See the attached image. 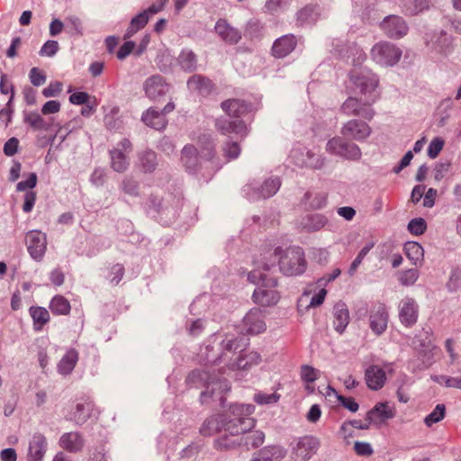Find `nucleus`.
<instances>
[{"label": "nucleus", "mask_w": 461, "mask_h": 461, "mask_svg": "<svg viewBox=\"0 0 461 461\" xmlns=\"http://www.w3.org/2000/svg\"><path fill=\"white\" fill-rule=\"evenodd\" d=\"M388 313L382 303L375 304L370 312L369 326L376 335H381L387 328Z\"/></svg>", "instance_id": "16"}, {"label": "nucleus", "mask_w": 461, "mask_h": 461, "mask_svg": "<svg viewBox=\"0 0 461 461\" xmlns=\"http://www.w3.org/2000/svg\"><path fill=\"white\" fill-rule=\"evenodd\" d=\"M59 443L63 449L70 453H77L83 449L85 440L80 433L71 431L61 435Z\"/></svg>", "instance_id": "22"}, {"label": "nucleus", "mask_w": 461, "mask_h": 461, "mask_svg": "<svg viewBox=\"0 0 461 461\" xmlns=\"http://www.w3.org/2000/svg\"><path fill=\"white\" fill-rule=\"evenodd\" d=\"M141 166L143 169L147 172L152 171L156 165V154L153 151H146L142 154L140 158Z\"/></svg>", "instance_id": "47"}, {"label": "nucleus", "mask_w": 461, "mask_h": 461, "mask_svg": "<svg viewBox=\"0 0 461 461\" xmlns=\"http://www.w3.org/2000/svg\"><path fill=\"white\" fill-rule=\"evenodd\" d=\"M59 50L58 41L49 40L41 48L39 54L42 57H53Z\"/></svg>", "instance_id": "48"}, {"label": "nucleus", "mask_w": 461, "mask_h": 461, "mask_svg": "<svg viewBox=\"0 0 461 461\" xmlns=\"http://www.w3.org/2000/svg\"><path fill=\"white\" fill-rule=\"evenodd\" d=\"M135 47V43L133 41H126L125 43H123L118 52H117V58L119 59H124L127 56H129L133 49Z\"/></svg>", "instance_id": "59"}, {"label": "nucleus", "mask_w": 461, "mask_h": 461, "mask_svg": "<svg viewBox=\"0 0 461 461\" xmlns=\"http://www.w3.org/2000/svg\"><path fill=\"white\" fill-rule=\"evenodd\" d=\"M216 125L224 135L234 133L243 139L249 133V128L243 121L219 120Z\"/></svg>", "instance_id": "20"}, {"label": "nucleus", "mask_w": 461, "mask_h": 461, "mask_svg": "<svg viewBox=\"0 0 461 461\" xmlns=\"http://www.w3.org/2000/svg\"><path fill=\"white\" fill-rule=\"evenodd\" d=\"M223 155L227 161L237 158L241 151V148L239 142L228 141L222 148Z\"/></svg>", "instance_id": "40"}, {"label": "nucleus", "mask_w": 461, "mask_h": 461, "mask_svg": "<svg viewBox=\"0 0 461 461\" xmlns=\"http://www.w3.org/2000/svg\"><path fill=\"white\" fill-rule=\"evenodd\" d=\"M445 413H446L445 405L438 404L436 406V408L434 409V411L425 418L424 421L427 426L430 427L434 423L440 421L445 417Z\"/></svg>", "instance_id": "43"}, {"label": "nucleus", "mask_w": 461, "mask_h": 461, "mask_svg": "<svg viewBox=\"0 0 461 461\" xmlns=\"http://www.w3.org/2000/svg\"><path fill=\"white\" fill-rule=\"evenodd\" d=\"M275 256L278 257L280 271L285 276H298L306 269L307 261L304 251L300 247L276 248Z\"/></svg>", "instance_id": "2"}, {"label": "nucleus", "mask_w": 461, "mask_h": 461, "mask_svg": "<svg viewBox=\"0 0 461 461\" xmlns=\"http://www.w3.org/2000/svg\"><path fill=\"white\" fill-rule=\"evenodd\" d=\"M203 167L212 175L221 167L220 159L215 156L214 145L211 141L203 143Z\"/></svg>", "instance_id": "26"}, {"label": "nucleus", "mask_w": 461, "mask_h": 461, "mask_svg": "<svg viewBox=\"0 0 461 461\" xmlns=\"http://www.w3.org/2000/svg\"><path fill=\"white\" fill-rule=\"evenodd\" d=\"M131 150V143L129 140L124 139L118 147L111 151L112 167L117 172H123L126 170L129 162L125 153Z\"/></svg>", "instance_id": "17"}, {"label": "nucleus", "mask_w": 461, "mask_h": 461, "mask_svg": "<svg viewBox=\"0 0 461 461\" xmlns=\"http://www.w3.org/2000/svg\"><path fill=\"white\" fill-rule=\"evenodd\" d=\"M296 46V39L288 34L277 39L272 47V53L276 58H284L291 53Z\"/></svg>", "instance_id": "24"}, {"label": "nucleus", "mask_w": 461, "mask_h": 461, "mask_svg": "<svg viewBox=\"0 0 461 461\" xmlns=\"http://www.w3.org/2000/svg\"><path fill=\"white\" fill-rule=\"evenodd\" d=\"M146 95L151 100H157L169 91V86L159 75L151 76L144 83Z\"/></svg>", "instance_id": "18"}, {"label": "nucleus", "mask_w": 461, "mask_h": 461, "mask_svg": "<svg viewBox=\"0 0 461 461\" xmlns=\"http://www.w3.org/2000/svg\"><path fill=\"white\" fill-rule=\"evenodd\" d=\"M48 448L46 437L41 433H34L28 443V461H42Z\"/></svg>", "instance_id": "15"}, {"label": "nucleus", "mask_w": 461, "mask_h": 461, "mask_svg": "<svg viewBox=\"0 0 461 461\" xmlns=\"http://www.w3.org/2000/svg\"><path fill=\"white\" fill-rule=\"evenodd\" d=\"M385 370L392 371L391 365L380 366L378 365H371L365 371V380L369 389L377 391L381 389L386 381Z\"/></svg>", "instance_id": "8"}, {"label": "nucleus", "mask_w": 461, "mask_h": 461, "mask_svg": "<svg viewBox=\"0 0 461 461\" xmlns=\"http://www.w3.org/2000/svg\"><path fill=\"white\" fill-rule=\"evenodd\" d=\"M276 281L275 279L268 280L267 288L263 285L258 287L253 294V300L256 303L262 306H270L276 304L279 296L275 289Z\"/></svg>", "instance_id": "14"}, {"label": "nucleus", "mask_w": 461, "mask_h": 461, "mask_svg": "<svg viewBox=\"0 0 461 461\" xmlns=\"http://www.w3.org/2000/svg\"><path fill=\"white\" fill-rule=\"evenodd\" d=\"M444 144L445 142L441 138L437 137L433 139L428 149L429 157L431 158H437L442 150Z\"/></svg>", "instance_id": "50"}, {"label": "nucleus", "mask_w": 461, "mask_h": 461, "mask_svg": "<svg viewBox=\"0 0 461 461\" xmlns=\"http://www.w3.org/2000/svg\"><path fill=\"white\" fill-rule=\"evenodd\" d=\"M326 150L330 154L351 160H357L361 157V151L357 145L345 140L339 136L333 137L327 142Z\"/></svg>", "instance_id": "4"}, {"label": "nucleus", "mask_w": 461, "mask_h": 461, "mask_svg": "<svg viewBox=\"0 0 461 461\" xmlns=\"http://www.w3.org/2000/svg\"><path fill=\"white\" fill-rule=\"evenodd\" d=\"M78 360V354L75 349L68 350L59 363L58 368L60 374L68 375L75 367Z\"/></svg>", "instance_id": "31"}, {"label": "nucleus", "mask_w": 461, "mask_h": 461, "mask_svg": "<svg viewBox=\"0 0 461 461\" xmlns=\"http://www.w3.org/2000/svg\"><path fill=\"white\" fill-rule=\"evenodd\" d=\"M89 99V95L86 92H76L69 96V101L73 104H85Z\"/></svg>", "instance_id": "62"}, {"label": "nucleus", "mask_w": 461, "mask_h": 461, "mask_svg": "<svg viewBox=\"0 0 461 461\" xmlns=\"http://www.w3.org/2000/svg\"><path fill=\"white\" fill-rule=\"evenodd\" d=\"M60 110V103L57 100H50L45 103L41 108V113L44 115L56 113Z\"/></svg>", "instance_id": "56"}, {"label": "nucleus", "mask_w": 461, "mask_h": 461, "mask_svg": "<svg viewBox=\"0 0 461 461\" xmlns=\"http://www.w3.org/2000/svg\"><path fill=\"white\" fill-rule=\"evenodd\" d=\"M242 331L248 335H258L267 329L265 315L260 309H251L243 318Z\"/></svg>", "instance_id": "6"}, {"label": "nucleus", "mask_w": 461, "mask_h": 461, "mask_svg": "<svg viewBox=\"0 0 461 461\" xmlns=\"http://www.w3.org/2000/svg\"><path fill=\"white\" fill-rule=\"evenodd\" d=\"M395 416V408L389 402H377L366 413V420L375 425H380Z\"/></svg>", "instance_id": "13"}, {"label": "nucleus", "mask_w": 461, "mask_h": 461, "mask_svg": "<svg viewBox=\"0 0 461 461\" xmlns=\"http://www.w3.org/2000/svg\"><path fill=\"white\" fill-rule=\"evenodd\" d=\"M264 434L263 432L259 430L251 431L246 438H245V444L249 447L257 448L259 446H261L264 442Z\"/></svg>", "instance_id": "46"}, {"label": "nucleus", "mask_w": 461, "mask_h": 461, "mask_svg": "<svg viewBox=\"0 0 461 461\" xmlns=\"http://www.w3.org/2000/svg\"><path fill=\"white\" fill-rule=\"evenodd\" d=\"M319 441L316 438L312 436H304L296 441L293 449V454L296 460L307 461L313 454L316 453L319 447Z\"/></svg>", "instance_id": "10"}, {"label": "nucleus", "mask_w": 461, "mask_h": 461, "mask_svg": "<svg viewBox=\"0 0 461 461\" xmlns=\"http://www.w3.org/2000/svg\"><path fill=\"white\" fill-rule=\"evenodd\" d=\"M426 229L427 224L422 218L413 219L408 224V230L413 235H421L425 232Z\"/></svg>", "instance_id": "45"}, {"label": "nucleus", "mask_w": 461, "mask_h": 461, "mask_svg": "<svg viewBox=\"0 0 461 461\" xmlns=\"http://www.w3.org/2000/svg\"><path fill=\"white\" fill-rule=\"evenodd\" d=\"M29 77L31 83L35 86H41L46 82V76L38 68H32L30 71Z\"/></svg>", "instance_id": "49"}, {"label": "nucleus", "mask_w": 461, "mask_h": 461, "mask_svg": "<svg viewBox=\"0 0 461 461\" xmlns=\"http://www.w3.org/2000/svg\"><path fill=\"white\" fill-rule=\"evenodd\" d=\"M0 459L2 461H16L17 455L14 448H5L0 452Z\"/></svg>", "instance_id": "64"}, {"label": "nucleus", "mask_w": 461, "mask_h": 461, "mask_svg": "<svg viewBox=\"0 0 461 461\" xmlns=\"http://www.w3.org/2000/svg\"><path fill=\"white\" fill-rule=\"evenodd\" d=\"M62 91V83L52 82L47 87L42 90V95L46 97H54L59 95Z\"/></svg>", "instance_id": "52"}, {"label": "nucleus", "mask_w": 461, "mask_h": 461, "mask_svg": "<svg viewBox=\"0 0 461 461\" xmlns=\"http://www.w3.org/2000/svg\"><path fill=\"white\" fill-rule=\"evenodd\" d=\"M418 278V273L414 269H409L402 274L401 281L405 285H410L415 283Z\"/></svg>", "instance_id": "60"}, {"label": "nucleus", "mask_w": 461, "mask_h": 461, "mask_svg": "<svg viewBox=\"0 0 461 461\" xmlns=\"http://www.w3.org/2000/svg\"><path fill=\"white\" fill-rule=\"evenodd\" d=\"M29 313L33 320V329L36 331H41L50 319L48 310L43 307L32 306Z\"/></svg>", "instance_id": "29"}, {"label": "nucleus", "mask_w": 461, "mask_h": 461, "mask_svg": "<svg viewBox=\"0 0 461 461\" xmlns=\"http://www.w3.org/2000/svg\"><path fill=\"white\" fill-rule=\"evenodd\" d=\"M371 56L378 63L393 65L400 60L402 51L392 43L381 41L374 45L371 50Z\"/></svg>", "instance_id": "5"}, {"label": "nucleus", "mask_w": 461, "mask_h": 461, "mask_svg": "<svg viewBox=\"0 0 461 461\" xmlns=\"http://www.w3.org/2000/svg\"><path fill=\"white\" fill-rule=\"evenodd\" d=\"M399 317L405 326H411L417 321L418 307L414 300L406 298L401 302Z\"/></svg>", "instance_id": "23"}, {"label": "nucleus", "mask_w": 461, "mask_h": 461, "mask_svg": "<svg viewBox=\"0 0 461 461\" xmlns=\"http://www.w3.org/2000/svg\"><path fill=\"white\" fill-rule=\"evenodd\" d=\"M380 27L392 39H400L405 36L409 30L405 21L397 15L385 17L380 23Z\"/></svg>", "instance_id": "9"}, {"label": "nucleus", "mask_w": 461, "mask_h": 461, "mask_svg": "<svg viewBox=\"0 0 461 461\" xmlns=\"http://www.w3.org/2000/svg\"><path fill=\"white\" fill-rule=\"evenodd\" d=\"M434 380L437 383H438L440 384H444L447 387L461 389L460 381H459L458 377H449L447 375H439V376H435Z\"/></svg>", "instance_id": "51"}, {"label": "nucleus", "mask_w": 461, "mask_h": 461, "mask_svg": "<svg viewBox=\"0 0 461 461\" xmlns=\"http://www.w3.org/2000/svg\"><path fill=\"white\" fill-rule=\"evenodd\" d=\"M149 22L147 12H141L131 21L130 26L124 35L125 39L131 38L139 30L142 29Z\"/></svg>", "instance_id": "34"}, {"label": "nucleus", "mask_w": 461, "mask_h": 461, "mask_svg": "<svg viewBox=\"0 0 461 461\" xmlns=\"http://www.w3.org/2000/svg\"><path fill=\"white\" fill-rule=\"evenodd\" d=\"M122 189L125 193L131 195L138 194V185L137 182L131 178H126L122 182Z\"/></svg>", "instance_id": "61"}, {"label": "nucleus", "mask_w": 461, "mask_h": 461, "mask_svg": "<svg viewBox=\"0 0 461 461\" xmlns=\"http://www.w3.org/2000/svg\"><path fill=\"white\" fill-rule=\"evenodd\" d=\"M330 393H334L337 396L339 402L350 411L356 412L358 410V403L355 401L354 398L339 395L333 388L328 387L327 394L330 395Z\"/></svg>", "instance_id": "41"}, {"label": "nucleus", "mask_w": 461, "mask_h": 461, "mask_svg": "<svg viewBox=\"0 0 461 461\" xmlns=\"http://www.w3.org/2000/svg\"><path fill=\"white\" fill-rule=\"evenodd\" d=\"M250 407L240 404L230 406L229 413L221 420V428L219 432L223 437L239 436L244 434L255 426V420L250 415Z\"/></svg>", "instance_id": "1"}, {"label": "nucleus", "mask_w": 461, "mask_h": 461, "mask_svg": "<svg viewBox=\"0 0 461 461\" xmlns=\"http://www.w3.org/2000/svg\"><path fill=\"white\" fill-rule=\"evenodd\" d=\"M340 132L347 139L362 140L370 135L371 128L364 122L350 120L342 126Z\"/></svg>", "instance_id": "12"}, {"label": "nucleus", "mask_w": 461, "mask_h": 461, "mask_svg": "<svg viewBox=\"0 0 461 461\" xmlns=\"http://www.w3.org/2000/svg\"><path fill=\"white\" fill-rule=\"evenodd\" d=\"M36 201V193L33 191H28L24 194V203L23 205V210L25 212H30L35 204Z\"/></svg>", "instance_id": "58"}, {"label": "nucleus", "mask_w": 461, "mask_h": 461, "mask_svg": "<svg viewBox=\"0 0 461 461\" xmlns=\"http://www.w3.org/2000/svg\"><path fill=\"white\" fill-rule=\"evenodd\" d=\"M24 122L35 131H47L49 128L45 120L36 112L26 113L24 116Z\"/></svg>", "instance_id": "35"}, {"label": "nucleus", "mask_w": 461, "mask_h": 461, "mask_svg": "<svg viewBox=\"0 0 461 461\" xmlns=\"http://www.w3.org/2000/svg\"><path fill=\"white\" fill-rule=\"evenodd\" d=\"M111 275L113 276L111 282L114 285H118L124 275L123 266L122 264L113 265L111 269Z\"/></svg>", "instance_id": "57"}, {"label": "nucleus", "mask_w": 461, "mask_h": 461, "mask_svg": "<svg viewBox=\"0 0 461 461\" xmlns=\"http://www.w3.org/2000/svg\"><path fill=\"white\" fill-rule=\"evenodd\" d=\"M280 395L276 393H266L258 392L254 395V402L258 404H271L278 402Z\"/></svg>", "instance_id": "44"}, {"label": "nucleus", "mask_w": 461, "mask_h": 461, "mask_svg": "<svg viewBox=\"0 0 461 461\" xmlns=\"http://www.w3.org/2000/svg\"><path fill=\"white\" fill-rule=\"evenodd\" d=\"M181 159L187 169H194L199 161L197 149L193 145L185 146L182 150Z\"/></svg>", "instance_id": "33"}, {"label": "nucleus", "mask_w": 461, "mask_h": 461, "mask_svg": "<svg viewBox=\"0 0 461 461\" xmlns=\"http://www.w3.org/2000/svg\"><path fill=\"white\" fill-rule=\"evenodd\" d=\"M261 362L260 355L256 351H246L241 350L239 357L236 361L221 366L223 373L228 370H249L252 366L258 365Z\"/></svg>", "instance_id": "11"}, {"label": "nucleus", "mask_w": 461, "mask_h": 461, "mask_svg": "<svg viewBox=\"0 0 461 461\" xmlns=\"http://www.w3.org/2000/svg\"><path fill=\"white\" fill-rule=\"evenodd\" d=\"M36 184L37 175L35 173H31L25 181H21L17 184L16 190L19 192H23L27 189H32L35 187Z\"/></svg>", "instance_id": "53"}, {"label": "nucleus", "mask_w": 461, "mask_h": 461, "mask_svg": "<svg viewBox=\"0 0 461 461\" xmlns=\"http://www.w3.org/2000/svg\"><path fill=\"white\" fill-rule=\"evenodd\" d=\"M300 375L305 384H312L318 379L320 372L311 366L303 365L301 366Z\"/></svg>", "instance_id": "42"}, {"label": "nucleus", "mask_w": 461, "mask_h": 461, "mask_svg": "<svg viewBox=\"0 0 461 461\" xmlns=\"http://www.w3.org/2000/svg\"><path fill=\"white\" fill-rule=\"evenodd\" d=\"M404 254L415 266L420 265L424 258L423 248L415 241H408L404 245Z\"/></svg>", "instance_id": "28"}, {"label": "nucleus", "mask_w": 461, "mask_h": 461, "mask_svg": "<svg viewBox=\"0 0 461 461\" xmlns=\"http://www.w3.org/2000/svg\"><path fill=\"white\" fill-rule=\"evenodd\" d=\"M178 63L185 71H192L196 68L197 59L191 51H183L178 57Z\"/></svg>", "instance_id": "37"}, {"label": "nucleus", "mask_w": 461, "mask_h": 461, "mask_svg": "<svg viewBox=\"0 0 461 461\" xmlns=\"http://www.w3.org/2000/svg\"><path fill=\"white\" fill-rule=\"evenodd\" d=\"M19 146V140L15 137L9 139L4 145V153L8 156H14Z\"/></svg>", "instance_id": "55"}, {"label": "nucleus", "mask_w": 461, "mask_h": 461, "mask_svg": "<svg viewBox=\"0 0 461 461\" xmlns=\"http://www.w3.org/2000/svg\"><path fill=\"white\" fill-rule=\"evenodd\" d=\"M349 322V312L346 305L338 303L334 307V327L339 333H342Z\"/></svg>", "instance_id": "27"}, {"label": "nucleus", "mask_w": 461, "mask_h": 461, "mask_svg": "<svg viewBox=\"0 0 461 461\" xmlns=\"http://www.w3.org/2000/svg\"><path fill=\"white\" fill-rule=\"evenodd\" d=\"M326 203L325 194H313L312 192H307L304 194V203L309 209H318L322 207Z\"/></svg>", "instance_id": "36"}, {"label": "nucleus", "mask_w": 461, "mask_h": 461, "mask_svg": "<svg viewBox=\"0 0 461 461\" xmlns=\"http://www.w3.org/2000/svg\"><path fill=\"white\" fill-rule=\"evenodd\" d=\"M216 33L229 44H236L241 39V33L230 26L225 19H220L215 25Z\"/></svg>", "instance_id": "21"}, {"label": "nucleus", "mask_w": 461, "mask_h": 461, "mask_svg": "<svg viewBox=\"0 0 461 461\" xmlns=\"http://www.w3.org/2000/svg\"><path fill=\"white\" fill-rule=\"evenodd\" d=\"M378 80L374 75L361 76L357 78L356 86L360 89L363 95H368L367 97L377 95L375 94V90L377 87Z\"/></svg>", "instance_id": "30"}, {"label": "nucleus", "mask_w": 461, "mask_h": 461, "mask_svg": "<svg viewBox=\"0 0 461 461\" xmlns=\"http://www.w3.org/2000/svg\"><path fill=\"white\" fill-rule=\"evenodd\" d=\"M375 96L366 97V100L356 97H348L341 105L340 111L348 116H359L366 120H372L375 111L372 104L375 102Z\"/></svg>", "instance_id": "3"}, {"label": "nucleus", "mask_w": 461, "mask_h": 461, "mask_svg": "<svg viewBox=\"0 0 461 461\" xmlns=\"http://www.w3.org/2000/svg\"><path fill=\"white\" fill-rule=\"evenodd\" d=\"M142 122L149 127L160 131L166 128L167 121L161 111L150 107L142 113Z\"/></svg>", "instance_id": "25"}, {"label": "nucleus", "mask_w": 461, "mask_h": 461, "mask_svg": "<svg viewBox=\"0 0 461 461\" xmlns=\"http://www.w3.org/2000/svg\"><path fill=\"white\" fill-rule=\"evenodd\" d=\"M280 187V181L278 178H268L267 179L260 189V194L262 197L267 198L272 196L276 193Z\"/></svg>", "instance_id": "38"}, {"label": "nucleus", "mask_w": 461, "mask_h": 461, "mask_svg": "<svg viewBox=\"0 0 461 461\" xmlns=\"http://www.w3.org/2000/svg\"><path fill=\"white\" fill-rule=\"evenodd\" d=\"M50 309L53 314L67 315L69 313L71 306L64 296L56 295L50 303Z\"/></svg>", "instance_id": "32"}, {"label": "nucleus", "mask_w": 461, "mask_h": 461, "mask_svg": "<svg viewBox=\"0 0 461 461\" xmlns=\"http://www.w3.org/2000/svg\"><path fill=\"white\" fill-rule=\"evenodd\" d=\"M221 109L225 113L232 118H240L251 112V104L245 100L230 98L221 104Z\"/></svg>", "instance_id": "19"}, {"label": "nucleus", "mask_w": 461, "mask_h": 461, "mask_svg": "<svg viewBox=\"0 0 461 461\" xmlns=\"http://www.w3.org/2000/svg\"><path fill=\"white\" fill-rule=\"evenodd\" d=\"M187 87L192 92H198L200 93L202 89V77L201 76H193L188 81H187Z\"/></svg>", "instance_id": "63"}, {"label": "nucleus", "mask_w": 461, "mask_h": 461, "mask_svg": "<svg viewBox=\"0 0 461 461\" xmlns=\"http://www.w3.org/2000/svg\"><path fill=\"white\" fill-rule=\"evenodd\" d=\"M354 450L357 456H370L374 452L370 444L359 441L355 443Z\"/></svg>", "instance_id": "54"}, {"label": "nucleus", "mask_w": 461, "mask_h": 461, "mask_svg": "<svg viewBox=\"0 0 461 461\" xmlns=\"http://www.w3.org/2000/svg\"><path fill=\"white\" fill-rule=\"evenodd\" d=\"M91 403H77L74 412V420L77 424L84 423L90 416Z\"/></svg>", "instance_id": "39"}, {"label": "nucleus", "mask_w": 461, "mask_h": 461, "mask_svg": "<svg viewBox=\"0 0 461 461\" xmlns=\"http://www.w3.org/2000/svg\"><path fill=\"white\" fill-rule=\"evenodd\" d=\"M25 241L28 252L32 258L41 260L47 249L46 234L38 230H30L26 234Z\"/></svg>", "instance_id": "7"}]
</instances>
